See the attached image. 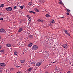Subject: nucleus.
Listing matches in <instances>:
<instances>
[{"mask_svg":"<svg viewBox=\"0 0 73 73\" xmlns=\"http://www.w3.org/2000/svg\"><path fill=\"white\" fill-rule=\"evenodd\" d=\"M6 10L8 12L11 11L12 9V8L11 7H9L6 8Z\"/></svg>","mask_w":73,"mask_h":73,"instance_id":"nucleus-1","label":"nucleus"},{"mask_svg":"<svg viewBox=\"0 0 73 73\" xmlns=\"http://www.w3.org/2000/svg\"><path fill=\"white\" fill-rule=\"evenodd\" d=\"M62 46L64 48H68V44L66 43L62 45Z\"/></svg>","mask_w":73,"mask_h":73,"instance_id":"nucleus-2","label":"nucleus"},{"mask_svg":"<svg viewBox=\"0 0 73 73\" xmlns=\"http://www.w3.org/2000/svg\"><path fill=\"white\" fill-rule=\"evenodd\" d=\"M5 32L4 29H0V32L1 33H5Z\"/></svg>","mask_w":73,"mask_h":73,"instance_id":"nucleus-3","label":"nucleus"},{"mask_svg":"<svg viewBox=\"0 0 73 73\" xmlns=\"http://www.w3.org/2000/svg\"><path fill=\"white\" fill-rule=\"evenodd\" d=\"M38 48V47L36 45H34L33 47V49H34V50H37Z\"/></svg>","mask_w":73,"mask_h":73,"instance_id":"nucleus-4","label":"nucleus"},{"mask_svg":"<svg viewBox=\"0 0 73 73\" xmlns=\"http://www.w3.org/2000/svg\"><path fill=\"white\" fill-rule=\"evenodd\" d=\"M42 62H37L36 64V66H40Z\"/></svg>","mask_w":73,"mask_h":73,"instance_id":"nucleus-5","label":"nucleus"},{"mask_svg":"<svg viewBox=\"0 0 73 73\" xmlns=\"http://www.w3.org/2000/svg\"><path fill=\"white\" fill-rule=\"evenodd\" d=\"M64 32H65L66 34L67 35H68V36H70V35L69 34V33H68V31H67V30L64 29Z\"/></svg>","mask_w":73,"mask_h":73,"instance_id":"nucleus-6","label":"nucleus"},{"mask_svg":"<svg viewBox=\"0 0 73 73\" xmlns=\"http://www.w3.org/2000/svg\"><path fill=\"white\" fill-rule=\"evenodd\" d=\"M27 17H28V19L29 21V23H30V21H31V17L29 15H27Z\"/></svg>","mask_w":73,"mask_h":73,"instance_id":"nucleus-7","label":"nucleus"},{"mask_svg":"<svg viewBox=\"0 0 73 73\" xmlns=\"http://www.w3.org/2000/svg\"><path fill=\"white\" fill-rule=\"evenodd\" d=\"M22 31H23V28H21L19 29L18 30V32L20 33L21 32H22Z\"/></svg>","mask_w":73,"mask_h":73,"instance_id":"nucleus-8","label":"nucleus"},{"mask_svg":"<svg viewBox=\"0 0 73 73\" xmlns=\"http://www.w3.org/2000/svg\"><path fill=\"white\" fill-rule=\"evenodd\" d=\"M0 66H5V64H4V63L0 64Z\"/></svg>","mask_w":73,"mask_h":73,"instance_id":"nucleus-9","label":"nucleus"},{"mask_svg":"<svg viewBox=\"0 0 73 73\" xmlns=\"http://www.w3.org/2000/svg\"><path fill=\"white\" fill-rule=\"evenodd\" d=\"M43 54L46 56L48 54V52H47L45 51L43 53Z\"/></svg>","mask_w":73,"mask_h":73,"instance_id":"nucleus-10","label":"nucleus"},{"mask_svg":"<svg viewBox=\"0 0 73 73\" xmlns=\"http://www.w3.org/2000/svg\"><path fill=\"white\" fill-rule=\"evenodd\" d=\"M32 45H33V44L32 43H31L29 44H28V46L31 47V46H32Z\"/></svg>","mask_w":73,"mask_h":73,"instance_id":"nucleus-11","label":"nucleus"},{"mask_svg":"<svg viewBox=\"0 0 73 73\" xmlns=\"http://www.w3.org/2000/svg\"><path fill=\"white\" fill-rule=\"evenodd\" d=\"M6 46L7 47H11V45L9 44H6Z\"/></svg>","mask_w":73,"mask_h":73,"instance_id":"nucleus-12","label":"nucleus"},{"mask_svg":"<svg viewBox=\"0 0 73 73\" xmlns=\"http://www.w3.org/2000/svg\"><path fill=\"white\" fill-rule=\"evenodd\" d=\"M35 11L37 12H39V10L37 9H35Z\"/></svg>","mask_w":73,"mask_h":73,"instance_id":"nucleus-13","label":"nucleus"},{"mask_svg":"<svg viewBox=\"0 0 73 73\" xmlns=\"http://www.w3.org/2000/svg\"><path fill=\"white\" fill-rule=\"evenodd\" d=\"M20 62H21V63H24V62H25V60H20Z\"/></svg>","mask_w":73,"mask_h":73,"instance_id":"nucleus-14","label":"nucleus"},{"mask_svg":"<svg viewBox=\"0 0 73 73\" xmlns=\"http://www.w3.org/2000/svg\"><path fill=\"white\" fill-rule=\"evenodd\" d=\"M0 7L2 8H3V7H4V4H2L0 6Z\"/></svg>","mask_w":73,"mask_h":73,"instance_id":"nucleus-15","label":"nucleus"},{"mask_svg":"<svg viewBox=\"0 0 73 73\" xmlns=\"http://www.w3.org/2000/svg\"><path fill=\"white\" fill-rule=\"evenodd\" d=\"M28 5H29L30 6L32 5V2H30L28 3Z\"/></svg>","mask_w":73,"mask_h":73,"instance_id":"nucleus-16","label":"nucleus"},{"mask_svg":"<svg viewBox=\"0 0 73 73\" xmlns=\"http://www.w3.org/2000/svg\"><path fill=\"white\" fill-rule=\"evenodd\" d=\"M37 21H38V22H42L43 21H41L40 19H38L37 20Z\"/></svg>","mask_w":73,"mask_h":73,"instance_id":"nucleus-17","label":"nucleus"},{"mask_svg":"<svg viewBox=\"0 0 73 73\" xmlns=\"http://www.w3.org/2000/svg\"><path fill=\"white\" fill-rule=\"evenodd\" d=\"M29 13H33V14H35L36 13L34 11H29Z\"/></svg>","mask_w":73,"mask_h":73,"instance_id":"nucleus-18","label":"nucleus"},{"mask_svg":"<svg viewBox=\"0 0 73 73\" xmlns=\"http://www.w3.org/2000/svg\"><path fill=\"white\" fill-rule=\"evenodd\" d=\"M46 16L47 17H50V15H49V14H47L46 15Z\"/></svg>","mask_w":73,"mask_h":73,"instance_id":"nucleus-19","label":"nucleus"},{"mask_svg":"<svg viewBox=\"0 0 73 73\" xmlns=\"http://www.w3.org/2000/svg\"><path fill=\"white\" fill-rule=\"evenodd\" d=\"M66 10L68 12H69V13H70V10H69V9H67Z\"/></svg>","mask_w":73,"mask_h":73,"instance_id":"nucleus-20","label":"nucleus"},{"mask_svg":"<svg viewBox=\"0 0 73 73\" xmlns=\"http://www.w3.org/2000/svg\"><path fill=\"white\" fill-rule=\"evenodd\" d=\"M14 54H15V55H17V52H14Z\"/></svg>","mask_w":73,"mask_h":73,"instance_id":"nucleus-21","label":"nucleus"},{"mask_svg":"<svg viewBox=\"0 0 73 73\" xmlns=\"http://www.w3.org/2000/svg\"><path fill=\"white\" fill-rule=\"evenodd\" d=\"M5 72H6V73H7L8 72V70L7 69H5L4 70Z\"/></svg>","mask_w":73,"mask_h":73,"instance_id":"nucleus-22","label":"nucleus"},{"mask_svg":"<svg viewBox=\"0 0 73 73\" xmlns=\"http://www.w3.org/2000/svg\"><path fill=\"white\" fill-rule=\"evenodd\" d=\"M31 70H31V68L29 69V72H31Z\"/></svg>","mask_w":73,"mask_h":73,"instance_id":"nucleus-23","label":"nucleus"},{"mask_svg":"<svg viewBox=\"0 0 73 73\" xmlns=\"http://www.w3.org/2000/svg\"><path fill=\"white\" fill-rule=\"evenodd\" d=\"M59 4H62V1H60L59 3Z\"/></svg>","mask_w":73,"mask_h":73,"instance_id":"nucleus-24","label":"nucleus"},{"mask_svg":"<svg viewBox=\"0 0 73 73\" xmlns=\"http://www.w3.org/2000/svg\"><path fill=\"white\" fill-rule=\"evenodd\" d=\"M0 52H4V50H2L0 51Z\"/></svg>","mask_w":73,"mask_h":73,"instance_id":"nucleus-25","label":"nucleus"},{"mask_svg":"<svg viewBox=\"0 0 73 73\" xmlns=\"http://www.w3.org/2000/svg\"><path fill=\"white\" fill-rule=\"evenodd\" d=\"M51 23L52 24H53L54 23V20H53L51 22Z\"/></svg>","mask_w":73,"mask_h":73,"instance_id":"nucleus-26","label":"nucleus"},{"mask_svg":"<svg viewBox=\"0 0 73 73\" xmlns=\"http://www.w3.org/2000/svg\"><path fill=\"white\" fill-rule=\"evenodd\" d=\"M20 7L21 9H23V6H20Z\"/></svg>","mask_w":73,"mask_h":73,"instance_id":"nucleus-27","label":"nucleus"},{"mask_svg":"<svg viewBox=\"0 0 73 73\" xmlns=\"http://www.w3.org/2000/svg\"><path fill=\"white\" fill-rule=\"evenodd\" d=\"M57 62V60L56 61H55L54 62H52V64H54V63H56V62Z\"/></svg>","mask_w":73,"mask_h":73,"instance_id":"nucleus-28","label":"nucleus"},{"mask_svg":"<svg viewBox=\"0 0 73 73\" xmlns=\"http://www.w3.org/2000/svg\"><path fill=\"white\" fill-rule=\"evenodd\" d=\"M0 20H3V18H1L0 19Z\"/></svg>","mask_w":73,"mask_h":73,"instance_id":"nucleus-29","label":"nucleus"},{"mask_svg":"<svg viewBox=\"0 0 73 73\" xmlns=\"http://www.w3.org/2000/svg\"><path fill=\"white\" fill-rule=\"evenodd\" d=\"M16 67H17V68H20V66H16Z\"/></svg>","mask_w":73,"mask_h":73,"instance_id":"nucleus-30","label":"nucleus"},{"mask_svg":"<svg viewBox=\"0 0 73 73\" xmlns=\"http://www.w3.org/2000/svg\"><path fill=\"white\" fill-rule=\"evenodd\" d=\"M3 72V71L1 70H0V73H2Z\"/></svg>","mask_w":73,"mask_h":73,"instance_id":"nucleus-31","label":"nucleus"},{"mask_svg":"<svg viewBox=\"0 0 73 73\" xmlns=\"http://www.w3.org/2000/svg\"><path fill=\"white\" fill-rule=\"evenodd\" d=\"M66 13L67 15H69V13Z\"/></svg>","mask_w":73,"mask_h":73,"instance_id":"nucleus-32","label":"nucleus"},{"mask_svg":"<svg viewBox=\"0 0 73 73\" xmlns=\"http://www.w3.org/2000/svg\"><path fill=\"white\" fill-rule=\"evenodd\" d=\"M16 6H15L14 7V9H16Z\"/></svg>","mask_w":73,"mask_h":73,"instance_id":"nucleus-33","label":"nucleus"},{"mask_svg":"<svg viewBox=\"0 0 73 73\" xmlns=\"http://www.w3.org/2000/svg\"><path fill=\"white\" fill-rule=\"evenodd\" d=\"M34 63V62H31V64H33Z\"/></svg>","mask_w":73,"mask_h":73,"instance_id":"nucleus-34","label":"nucleus"},{"mask_svg":"<svg viewBox=\"0 0 73 73\" xmlns=\"http://www.w3.org/2000/svg\"><path fill=\"white\" fill-rule=\"evenodd\" d=\"M1 46H0V49H1Z\"/></svg>","mask_w":73,"mask_h":73,"instance_id":"nucleus-35","label":"nucleus"},{"mask_svg":"<svg viewBox=\"0 0 73 73\" xmlns=\"http://www.w3.org/2000/svg\"><path fill=\"white\" fill-rule=\"evenodd\" d=\"M45 73H49V72H46Z\"/></svg>","mask_w":73,"mask_h":73,"instance_id":"nucleus-36","label":"nucleus"},{"mask_svg":"<svg viewBox=\"0 0 73 73\" xmlns=\"http://www.w3.org/2000/svg\"><path fill=\"white\" fill-rule=\"evenodd\" d=\"M64 17H61V18H64Z\"/></svg>","mask_w":73,"mask_h":73,"instance_id":"nucleus-37","label":"nucleus"},{"mask_svg":"<svg viewBox=\"0 0 73 73\" xmlns=\"http://www.w3.org/2000/svg\"><path fill=\"white\" fill-rule=\"evenodd\" d=\"M41 0H39V2H41Z\"/></svg>","mask_w":73,"mask_h":73,"instance_id":"nucleus-38","label":"nucleus"},{"mask_svg":"<svg viewBox=\"0 0 73 73\" xmlns=\"http://www.w3.org/2000/svg\"><path fill=\"white\" fill-rule=\"evenodd\" d=\"M1 36H0V39H1Z\"/></svg>","mask_w":73,"mask_h":73,"instance_id":"nucleus-39","label":"nucleus"},{"mask_svg":"<svg viewBox=\"0 0 73 73\" xmlns=\"http://www.w3.org/2000/svg\"><path fill=\"white\" fill-rule=\"evenodd\" d=\"M1 13H0V16H1Z\"/></svg>","mask_w":73,"mask_h":73,"instance_id":"nucleus-40","label":"nucleus"},{"mask_svg":"<svg viewBox=\"0 0 73 73\" xmlns=\"http://www.w3.org/2000/svg\"><path fill=\"white\" fill-rule=\"evenodd\" d=\"M13 69V68H11V70H12V69Z\"/></svg>","mask_w":73,"mask_h":73,"instance_id":"nucleus-41","label":"nucleus"},{"mask_svg":"<svg viewBox=\"0 0 73 73\" xmlns=\"http://www.w3.org/2000/svg\"><path fill=\"white\" fill-rule=\"evenodd\" d=\"M20 44H19V45H20Z\"/></svg>","mask_w":73,"mask_h":73,"instance_id":"nucleus-42","label":"nucleus"},{"mask_svg":"<svg viewBox=\"0 0 73 73\" xmlns=\"http://www.w3.org/2000/svg\"><path fill=\"white\" fill-rule=\"evenodd\" d=\"M59 1H60V0H59Z\"/></svg>","mask_w":73,"mask_h":73,"instance_id":"nucleus-43","label":"nucleus"},{"mask_svg":"<svg viewBox=\"0 0 73 73\" xmlns=\"http://www.w3.org/2000/svg\"><path fill=\"white\" fill-rule=\"evenodd\" d=\"M1 69H3V68H1Z\"/></svg>","mask_w":73,"mask_h":73,"instance_id":"nucleus-44","label":"nucleus"}]
</instances>
